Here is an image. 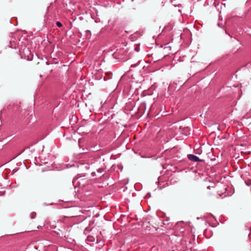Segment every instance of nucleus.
<instances>
[{
	"instance_id": "10",
	"label": "nucleus",
	"mask_w": 251,
	"mask_h": 251,
	"mask_svg": "<svg viewBox=\"0 0 251 251\" xmlns=\"http://www.w3.org/2000/svg\"><path fill=\"white\" fill-rule=\"evenodd\" d=\"M134 0H131V1H133Z\"/></svg>"
},
{
	"instance_id": "4",
	"label": "nucleus",
	"mask_w": 251,
	"mask_h": 251,
	"mask_svg": "<svg viewBox=\"0 0 251 251\" xmlns=\"http://www.w3.org/2000/svg\"><path fill=\"white\" fill-rule=\"evenodd\" d=\"M87 239L89 241H90V242H94L95 240L94 238L93 237L90 236H88Z\"/></svg>"
},
{
	"instance_id": "9",
	"label": "nucleus",
	"mask_w": 251,
	"mask_h": 251,
	"mask_svg": "<svg viewBox=\"0 0 251 251\" xmlns=\"http://www.w3.org/2000/svg\"><path fill=\"white\" fill-rule=\"evenodd\" d=\"M124 76H125V74L122 76V79H123V78H124Z\"/></svg>"
},
{
	"instance_id": "1",
	"label": "nucleus",
	"mask_w": 251,
	"mask_h": 251,
	"mask_svg": "<svg viewBox=\"0 0 251 251\" xmlns=\"http://www.w3.org/2000/svg\"><path fill=\"white\" fill-rule=\"evenodd\" d=\"M125 52L126 50L124 48H119L113 53V56L120 61L125 62L126 58Z\"/></svg>"
},
{
	"instance_id": "5",
	"label": "nucleus",
	"mask_w": 251,
	"mask_h": 251,
	"mask_svg": "<svg viewBox=\"0 0 251 251\" xmlns=\"http://www.w3.org/2000/svg\"><path fill=\"white\" fill-rule=\"evenodd\" d=\"M56 25L59 27H60L62 26V24L59 22H57L56 23Z\"/></svg>"
},
{
	"instance_id": "2",
	"label": "nucleus",
	"mask_w": 251,
	"mask_h": 251,
	"mask_svg": "<svg viewBox=\"0 0 251 251\" xmlns=\"http://www.w3.org/2000/svg\"><path fill=\"white\" fill-rule=\"evenodd\" d=\"M187 157L189 160L193 162H197L202 161V160H201L197 156L194 154H188Z\"/></svg>"
},
{
	"instance_id": "8",
	"label": "nucleus",
	"mask_w": 251,
	"mask_h": 251,
	"mask_svg": "<svg viewBox=\"0 0 251 251\" xmlns=\"http://www.w3.org/2000/svg\"><path fill=\"white\" fill-rule=\"evenodd\" d=\"M134 50L137 52H138L139 51V50L137 47L134 48Z\"/></svg>"
},
{
	"instance_id": "3",
	"label": "nucleus",
	"mask_w": 251,
	"mask_h": 251,
	"mask_svg": "<svg viewBox=\"0 0 251 251\" xmlns=\"http://www.w3.org/2000/svg\"><path fill=\"white\" fill-rule=\"evenodd\" d=\"M36 216V213L35 212H33L30 214V218L32 219H33L35 218Z\"/></svg>"
},
{
	"instance_id": "6",
	"label": "nucleus",
	"mask_w": 251,
	"mask_h": 251,
	"mask_svg": "<svg viewBox=\"0 0 251 251\" xmlns=\"http://www.w3.org/2000/svg\"><path fill=\"white\" fill-rule=\"evenodd\" d=\"M97 171L100 173H101L102 172H103V169L102 168H100L97 170Z\"/></svg>"
},
{
	"instance_id": "7",
	"label": "nucleus",
	"mask_w": 251,
	"mask_h": 251,
	"mask_svg": "<svg viewBox=\"0 0 251 251\" xmlns=\"http://www.w3.org/2000/svg\"><path fill=\"white\" fill-rule=\"evenodd\" d=\"M247 185H250L251 184V180H250L246 182Z\"/></svg>"
}]
</instances>
